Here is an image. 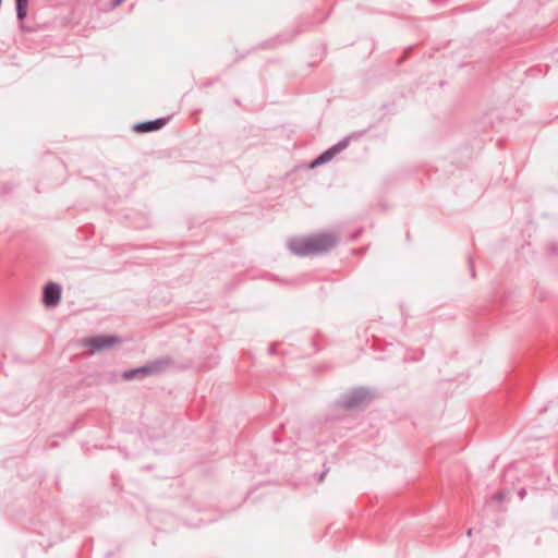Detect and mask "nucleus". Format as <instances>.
I'll return each mask as SVG.
<instances>
[{"label":"nucleus","mask_w":558,"mask_h":558,"mask_svg":"<svg viewBox=\"0 0 558 558\" xmlns=\"http://www.w3.org/2000/svg\"><path fill=\"white\" fill-rule=\"evenodd\" d=\"M29 2H16V15L17 19L22 22L26 15L28 10Z\"/></svg>","instance_id":"nucleus-8"},{"label":"nucleus","mask_w":558,"mask_h":558,"mask_svg":"<svg viewBox=\"0 0 558 558\" xmlns=\"http://www.w3.org/2000/svg\"><path fill=\"white\" fill-rule=\"evenodd\" d=\"M169 119L167 118H158L155 120H146L143 122L135 123L133 125V130L137 133H148V132H155L160 129H162Z\"/></svg>","instance_id":"nucleus-6"},{"label":"nucleus","mask_w":558,"mask_h":558,"mask_svg":"<svg viewBox=\"0 0 558 558\" xmlns=\"http://www.w3.org/2000/svg\"><path fill=\"white\" fill-rule=\"evenodd\" d=\"M62 286L57 282H49L44 287L43 303L46 307H54L61 301Z\"/></svg>","instance_id":"nucleus-4"},{"label":"nucleus","mask_w":558,"mask_h":558,"mask_svg":"<svg viewBox=\"0 0 558 558\" xmlns=\"http://www.w3.org/2000/svg\"><path fill=\"white\" fill-rule=\"evenodd\" d=\"M372 396V391L364 387L355 388L344 395L337 401V403L347 410L360 408Z\"/></svg>","instance_id":"nucleus-3"},{"label":"nucleus","mask_w":558,"mask_h":558,"mask_svg":"<svg viewBox=\"0 0 558 558\" xmlns=\"http://www.w3.org/2000/svg\"><path fill=\"white\" fill-rule=\"evenodd\" d=\"M469 263L471 265V275H472V277H474L475 276V270H474V267L472 265V259L471 258L469 259Z\"/></svg>","instance_id":"nucleus-13"},{"label":"nucleus","mask_w":558,"mask_h":558,"mask_svg":"<svg viewBox=\"0 0 558 558\" xmlns=\"http://www.w3.org/2000/svg\"><path fill=\"white\" fill-rule=\"evenodd\" d=\"M169 362L170 361L168 359L155 360L154 362L143 365L141 367L124 371L122 373V378L124 380H133L136 378H144L147 376L160 374L169 365Z\"/></svg>","instance_id":"nucleus-2"},{"label":"nucleus","mask_w":558,"mask_h":558,"mask_svg":"<svg viewBox=\"0 0 558 558\" xmlns=\"http://www.w3.org/2000/svg\"><path fill=\"white\" fill-rule=\"evenodd\" d=\"M493 499L497 502H501L505 499V494L501 492L497 493L493 496Z\"/></svg>","instance_id":"nucleus-11"},{"label":"nucleus","mask_w":558,"mask_h":558,"mask_svg":"<svg viewBox=\"0 0 558 558\" xmlns=\"http://www.w3.org/2000/svg\"><path fill=\"white\" fill-rule=\"evenodd\" d=\"M348 145H349V138L344 137V138L340 140L338 143H336L335 145H332L331 149L337 155L338 153L345 149L348 147Z\"/></svg>","instance_id":"nucleus-9"},{"label":"nucleus","mask_w":558,"mask_h":558,"mask_svg":"<svg viewBox=\"0 0 558 558\" xmlns=\"http://www.w3.org/2000/svg\"><path fill=\"white\" fill-rule=\"evenodd\" d=\"M338 239L332 233H320L308 238H293L288 242L296 256L322 255L336 246Z\"/></svg>","instance_id":"nucleus-1"},{"label":"nucleus","mask_w":558,"mask_h":558,"mask_svg":"<svg viewBox=\"0 0 558 558\" xmlns=\"http://www.w3.org/2000/svg\"><path fill=\"white\" fill-rule=\"evenodd\" d=\"M518 496L520 497V499H523L526 496V489L525 488H521L518 492Z\"/></svg>","instance_id":"nucleus-12"},{"label":"nucleus","mask_w":558,"mask_h":558,"mask_svg":"<svg viewBox=\"0 0 558 558\" xmlns=\"http://www.w3.org/2000/svg\"><path fill=\"white\" fill-rule=\"evenodd\" d=\"M335 155L336 154L332 151L331 147L326 149L311 162V168H315L330 161Z\"/></svg>","instance_id":"nucleus-7"},{"label":"nucleus","mask_w":558,"mask_h":558,"mask_svg":"<svg viewBox=\"0 0 558 558\" xmlns=\"http://www.w3.org/2000/svg\"><path fill=\"white\" fill-rule=\"evenodd\" d=\"M327 472H328V470H325L323 473L319 474V477H318L319 482H322L324 480Z\"/></svg>","instance_id":"nucleus-14"},{"label":"nucleus","mask_w":558,"mask_h":558,"mask_svg":"<svg viewBox=\"0 0 558 558\" xmlns=\"http://www.w3.org/2000/svg\"><path fill=\"white\" fill-rule=\"evenodd\" d=\"M122 2H108L107 3V8L105 9L106 11H112L114 10L117 7H119Z\"/></svg>","instance_id":"nucleus-10"},{"label":"nucleus","mask_w":558,"mask_h":558,"mask_svg":"<svg viewBox=\"0 0 558 558\" xmlns=\"http://www.w3.org/2000/svg\"><path fill=\"white\" fill-rule=\"evenodd\" d=\"M119 342L120 339L117 336H96L87 339L85 345L90 348L93 352H99Z\"/></svg>","instance_id":"nucleus-5"}]
</instances>
